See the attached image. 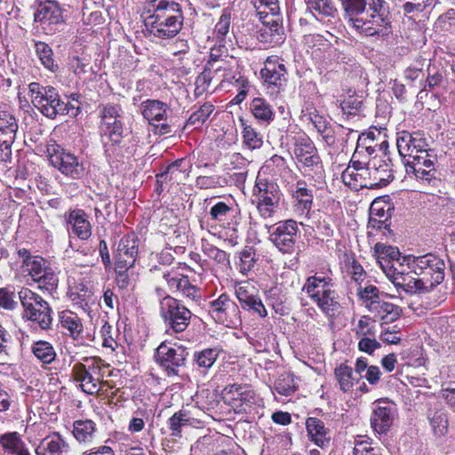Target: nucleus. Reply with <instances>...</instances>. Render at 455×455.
Returning a JSON list of instances; mask_svg holds the SVG:
<instances>
[{
  "mask_svg": "<svg viewBox=\"0 0 455 455\" xmlns=\"http://www.w3.org/2000/svg\"><path fill=\"white\" fill-rule=\"evenodd\" d=\"M348 25L366 37L386 40L393 33L385 0H340Z\"/></svg>",
  "mask_w": 455,
  "mask_h": 455,
  "instance_id": "nucleus-1",
  "label": "nucleus"
},
{
  "mask_svg": "<svg viewBox=\"0 0 455 455\" xmlns=\"http://www.w3.org/2000/svg\"><path fill=\"white\" fill-rule=\"evenodd\" d=\"M18 131L16 118L9 111H0V140L15 139Z\"/></svg>",
  "mask_w": 455,
  "mask_h": 455,
  "instance_id": "nucleus-28",
  "label": "nucleus"
},
{
  "mask_svg": "<svg viewBox=\"0 0 455 455\" xmlns=\"http://www.w3.org/2000/svg\"><path fill=\"white\" fill-rule=\"evenodd\" d=\"M374 257L377 263L390 280L404 274L411 268V258L403 256L396 247L385 243H376Z\"/></svg>",
  "mask_w": 455,
  "mask_h": 455,
  "instance_id": "nucleus-5",
  "label": "nucleus"
},
{
  "mask_svg": "<svg viewBox=\"0 0 455 455\" xmlns=\"http://www.w3.org/2000/svg\"><path fill=\"white\" fill-rule=\"evenodd\" d=\"M307 12L316 20L323 17H334L336 8L331 0H305Z\"/></svg>",
  "mask_w": 455,
  "mask_h": 455,
  "instance_id": "nucleus-22",
  "label": "nucleus"
},
{
  "mask_svg": "<svg viewBox=\"0 0 455 455\" xmlns=\"http://www.w3.org/2000/svg\"><path fill=\"white\" fill-rule=\"evenodd\" d=\"M28 92L34 106L46 117L54 119L58 115L69 113L68 104L60 99L53 86L33 82L28 84Z\"/></svg>",
  "mask_w": 455,
  "mask_h": 455,
  "instance_id": "nucleus-3",
  "label": "nucleus"
},
{
  "mask_svg": "<svg viewBox=\"0 0 455 455\" xmlns=\"http://www.w3.org/2000/svg\"><path fill=\"white\" fill-rule=\"evenodd\" d=\"M319 191H324V183L323 185H315L313 183H307L305 180H299L291 186V196L296 198L299 197H322V193L318 194Z\"/></svg>",
  "mask_w": 455,
  "mask_h": 455,
  "instance_id": "nucleus-25",
  "label": "nucleus"
},
{
  "mask_svg": "<svg viewBox=\"0 0 455 455\" xmlns=\"http://www.w3.org/2000/svg\"><path fill=\"white\" fill-rule=\"evenodd\" d=\"M171 285H176V287L188 298L195 299L197 296V290L195 286L189 284L187 278H181L179 280L172 279L171 280Z\"/></svg>",
  "mask_w": 455,
  "mask_h": 455,
  "instance_id": "nucleus-57",
  "label": "nucleus"
},
{
  "mask_svg": "<svg viewBox=\"0 0 455 455\" xmlns=\"http://www.w3.org/2000/svg\"><path fill=\"white\" fill-rule=\"evenodd\" d=\"M304 290L323 311L330 313L335 309L337 300L334 291L323 279L308 278Z\"/></svg>",
  "mask_w": 455,
  "mask_h": 455,
  "instance_id": "nucleus-10",
  "label": "nucleus"
},
{
  "mask_svg": "<svg viewBox=\"0 0 455 455\" xmlns=\"http://www.w3.org/2000/svg\"><path fill=\"white\" fill-rule=\"evenodd\" d=\"M294 155L302 165L304 175L323 185L325 172L314 142L308 137L299 138L295 143Z\"/></svg>",
  "mask_w": 455,
  "mask_h": 455,
  "instance_id": "nucleus-4",
  "label": "nucleus"
},
{
  "mask_svg": "<svg viewBox=\"0 0 455 455\" xmlns=\"http://www.w3.org/2000/svg\"><path fill=\"white\" fill-rule=\"evenodd\" d=\"M147 31L150 36L160 39L172 38L179 34L183 26L180 20L160 19L157 16H148L144 20Z\"/></svg>",
  "mask_w": 455,
  "mask_h": 455,
  "instance_id": "nucleus-11",
  "label": "nucleus"
},
{
  "mask_svg": "<svg viewBox=\"0 0 455 455\" xmlns=\"http://www.w3.org/2000/svg\"><path fill=\"white\" fill-rule=\"evenodd\" d=\"M191 168L190 160L180 158L169 164L166 171L161 173L159 177L169 178L170 180L179 183L184 181L188 177Z\"/></svg>",
  "mask_w": 455,
  "mask_h": 455,
  "instance_id": "nucleus-19",
  "label": "nucleus"
},
{
  "mask_svg": "<svg viewBox=\"0 0 455 455\" xmlns=\"http://www.w3.org/2000/svg\"><path fill=\"white\" fill-rule=\"evenodd\" d=\"M425 60H416L414 63L411 64L403 72L406 81L413 83L417 80L419 82L421 88V81L424 80L425 73L423 70Z\"/></svg>",
  "mask_w": 455,
  "mask_h": 455,
  "instance_id": "nucleus-41",
  "label": "nucleus"
},
{
  "mask_svg": "<svg viewBox=\"0 0 455 455\" xmlns=\"http://www.w3.org/2000/svg\"><path fill=\"white\" fill-rule=\"evenodd\" d=\"M430 420L434 433L439 436L444 435L448 429L446 415L443 412L436 411L433 414Z\"/></svg>",
  "mask_w": 455,
  "mask_h": 455,
  "instance_id": "nucleus-51",
  "label": "nucleus"
},
{
  "mask_svg": "<svg viewBox=\"0 0 455 455\" xmlns=\"http://www.w3.org/2000/svg\"><path fill=\"white\" fill-rule=\"evenodd\" d=\"M371 159L367 160L366 156H361V149H355L347 167H350L356 172L368 174V164L371 162Z\"/></svg>",
  "mask_w": 455,
  "mask_h": 455,
  "instance_id": "nucleus-52",
  "label": "nucleus"
},
{
  "mask_svg": "<svg viewBox=\"0 0 455 455\" xmlns=\"http://www.w3.org/2000/svg\"><path fill=\"white\" fill-rule=\"evenodd\" d=\"M47 152L51 165L64 176L72 180H80L86 174L83 161L61 146L52 145L47 148Z\"/></svg>",
  "mask_w": 455,
  "mask_h": 455,
  "instance_id": "nucleus-6",
  "label": "nucleus"
},
{
  "mask_svg": "<svg viewBox=\"0 0 455 455\" xmlns=\"http://www.w3.org/2000/svg\"><path fill=\"white\" fill-rule=\"evenodd\" d=\"M214 110V106L205 102L196 111L192 113L187 121V125L201 126Z\"/></svg>",
  "mask_w": 455,
  "mask_h": 455,
  "instance_id": "nucleus-40",
  "label": "nucleus"
},
{
  "mask_svg": "<svg viewBox=\"0 0 455 455\" xmlns=\"http://www.w3.org/2000/svg\"><path fill=\"white\" fill-rule=\"evenodd\" d=\"M162 311L164 317L169 321L175 331H181L188 325L190 312L184 307H180L175 299L164 298L162 301Z\"/></svg>",
  "mask_w": 455,
  "mask_h": 455,
  "instance_id": "nucleus-12",
  "label": "nucleus"
},
{
  "mask_svg": "<svg viewBox=\"0 0 455 455\" xmlns=\"http://www.w3.org/2000/svg\"><path fill=\"white\" fill-rule=\"evenodd\" d=\"M157 355L163 361L172 362L174 364H179L183 360L182 355H178L176 350L167 347L164 344H162L158 347Z\"/></svg>",
  "mask_w": 455,
  "mask_h": 455,
  "instance_id": "nucleus-53",
  "label": "nucleus"
},
{
  "mask_svg": "<svg viewBox=\"0 0 455 455\" xmlns=\"http://www.w3.org/2000/svg\"><path fill=\"white\" fill-rule=\"evenodd\" d=\"M69 222L73 226L74 232L82 239H86L91 235L90 223L80 212H72L69 215Z\"/></svg>",
  "mask_w": 455,
  "mask_h": 455,
  "instance_id": "nucleus-32",
  "label": "nucleus"
},
{
  "mask_svg": "<svg viewBox=\"0 0 455 455\" xmlns=\"http://www.w3.org/2000/svg\"><path fill=\"white\" fill-rule=\"evenodd\" d=\"M336 376L344 391L352 389L360 377L356 373H353L352 368L343 364L336 370Z\"/></svg>",
  "mask_w": 455,
  "mask_h": 455,
  "instance_id": "nucleus-37",
  "label": "nucleus"
},
{
  "mask_svg": "<svg viewBox=\"0 0 455 455\" xmlns=\"http://www.w3.org/2000/svg\"><path fill=\"white\" fill-rule=\"evenodd\" d=\"M108 371L106 366L100 364H76L73 369L74 378L80 382V387L87 394H95L101 389L102 386L108 383L104 380L105 372Z\"/></svg>",
  "mask_w": 455,
  "mask_h": 455,
  "instance_id": "nucleus-8",
  "label": "nucleus"
},
{
  "mask_svg": "<svg viewBox=\"0 0 455 455\" xmlns=\"http://www.w3.org/2000/svg\"><path fill=\"white\" fill-rule=\"evenodd\" d=\"M137 253V246L132 237H125L120 242L117 249L116 265L119 278H122L123 283L125 281V275L124 274L129 267L133 266Z\"/></svg>",
  "mask_w": 455,
  "mask_h": 455,
  "instance_id": "nucleus-13",
  "label": "nucleus"
},
{
  "mask_svg": "<svg viewBox=\"0 0 455 455\" xmlns=\"http://www.w3.org/2000/svg\"><path fill=\"white\" fill-rule=\"evenodd\" d=\"M210 69L211 67H204L203 72H201L196 78L194 93L196 97H199L206 92L211 84L213 75L210 72Z\"/></svg>",
  "mask_w": 455,
  "mask_h": 455,
  "instance_id": "nucleus-42",
  "label": "nucleus"
},
{
  "mask_svg": "<svg viewBox=\"0 0 455 455\" xmlns=\"http://www.w3.org/2000/svg\"><path fill=\"white\" fill-rule=\"evenodd\" d=\"M264 26L277 27V24L283 23V19L279 12L270 11L258 16Z\"/></svg>",
  "mask_w": 455,
  "mask_h": 455,
  "instance_id": "nucleus-62",
  "label": "nucleus"
},
{
  "mask_svg": "<svg viewBox=\"0 0 455 455\" xmlns=\"http://www.w3.org/2000/svg\"><path fill=\"white\" fill-rule=\"evenodd\" d=\"M217 353L212 349H206L197 356V363L203 367H211L217 358Z\"/></svg>",
  "mask_w": 455,
  "mask_h": 455,
  "instance_id": "nucleus-64",
  "label": "nucleus"
},
{
  "mask_svg": "<svg viewBox=\"0 0 455 455\" xmlns=\"http://www.w3.org/2000/svg\"><path fill=\"white\" fill-rule=\"evenodd\" d=\"M253 116L261 123L269 124L275 118L272 106L263 98H254L251 102Z\"/></svg>",
  "mask_w": 455,
  "mask_h": 455,
  "instance_id": "nucleus-24",
  "label": "nucleus"
},
{
  "mask_svg": "<svg viewBox=\"0 0 455 455\" xmlns=\"http://www.w3.org/2000/svg\"><path fill=\"white\" fill-rule=\"evenodd\" d=\"M230 27V14L224 12L220 17L214 28V36L217 37L220 44L224 43L227 35L229 32Z\"/></svg>",
  "mask_w": 455,
  "mask_h": 455,
  "instance_id": "nucleus-48",
  "label": "nucleus"
},
{
  "mask_svg": "<svg viewBox=\"0 0 455 455\" xmlns=\"http://www.w3.org/2000/svg\"><path fill=\"white\" fill-rule=\"evenodd\" d=\"M142 115L150 124L153 121L165 120L167 105L157 100H148L141 104Z\"/></svg>",
  "mask_w": 455,
  "mask_h": 455,
  "instance_id": "nucleus-21",
  "label": "nucleus"
},
{
  "mask_svg": "<svg viewBox=\"0 0 455 455\" xmlns=\"http://www.w3.org/2000/svg\"><path fill=\"white\" fill-rule=\"evenodd\" d=\"M429 148V144L425 135L420 132H414L413 140L411 144L410 154L408 156L413 159L415 155L423 154Z\"/></svg>",
  "mask_w": 455,
  "mask_h": 455,
  "instance_id": "nucleus-44",
  "label": "nucleus"
},
{
  "mask_svg": "<svg viewBox=\"0 0 455 455\" xmlns=\"http://www.w3.org/2000/svg\"><path fill=\"white\" fill-rule=\"evenodd\" d=\"M263 85L270 96L276 97L285 91L287 85V69L277 56H269L260 70Z\"/></svg>",
  "mask_w": 455,
  "mask_h": 455,
  "instance_id": "nucleus-7",
  "label": "nucleus"
},
{
  "mask_svg": "<svg viewBox=\"0 0 455 455\" xmlns=\"http://www.w3.org/2000/svg\"><path fill=\"white\" fill-rule=\"evenodd\" d=\"M306 425L310 440L318 447H323L328 440L327 429L323 423L316 418H308Z\"/></svg>",
  "mask_w": 455,
  "mask_h": 455,
  "instance_id": "nucleus-27",
  "label": "nucleus"
},
{
  "mask_svg": "<svg viewBox=\"0 0 455 455\" xmlns=\"http://www.w3.org/2000/svg\"><path fill=\"white\" fill-rule=\"evenodd\" d=\"M236 296L240 302L254 309L261 317L267 315V310L261 300L256 296V289L250 283H243L236 289Z\"/></svg>",
  "mask_w": 455,
  "mask_h": 455,
  "instance_id": "nucleus-18",
  "label": "nucleus"
},
{
  "mask_svg": "<svg viewBox=\"0 0 455 455\" xmlns=\"http://www.w3.org/2000/svg\"><path fill=\"white\" fill-rule=\"evenodd\" d=\"M20 299L28 319L38 323L43 329L50 326L52 323L50 307L45 301L28 289L20 291Z\"/></svg>",
  "mask_w": 455,
  "mask_h": 455,
  "instance_id": "nucleus-9",
  "label": "nucleus"
},
{
  "mask_svg": "<svg viewBox=\"0 0 455 455\" xmlns=\"http://www.w3.org/2000/svg\"><path fill=\"white\" fill-rule=\"evenodd\" d=\"M1 443L5 449L10 450V451L15 455H29V452L25 449L17 433L4 435L1 439Z\"/></svg>",
  "mask_w": 455,
  "mask_h": 455,
  "instance_id": "nucleus-38",
  "label": "nucleus"
},
{
  "mask_svg": "<svg viewBox=\"0 0 455 455\" xmlns=\"http://www.w3.org/2000/svg\"><path fill=\"white\" fill-rule=\"evenodd\" d=\"M435 161L436 156L434 150L429 148L423 154L415 155L412 164L417 166H421L422 168L435 171L434 164Z\"/></svg>",
  "mask_w": 455,
  "mask_h": 455,
  "instance_id": "nucleus-50",
  "label": "nucleus"
},
{
  "mask_svg": "<svg viewBox=\"0 0 455 455\" xmlns=\"http://www.w3.org/2000/svg\"><path fill=\"white\" fill-rule=\"evenodd\" d=\"M100 134L105 152L108 153L116 147H120L127 136L122 108L119 105L113 103L102 105L100 107Z\"/></svg>",
  "mask_w": 455,
  "mask_h": 455,
  "instance_id": "nucleus-2",
  "label": "nucleus"
},
{
  "mask_svg": "<svg viewBox=\"0 0 455 455\" xmlns=\"http://www.w3.org/2000/svg\"><path fill=\"white\" fill-rule=\"evenodd\" d=\"M94 426L91 420H79L74 424V435L80 442L86 441L93 433Z\"/></svg>",
  "mask_w": 455,
  "mask_h": 455,
  "instance_id": "nucleus-45",
  "label": "nucleus"
},
{
  "mask_svg": "<svg viewBox=\"0 0 455 455\" xmlns=\"http://www.w3.org/2000/svg\"><path fill=\"white\" fill-rule=\"evenodd\" d=\"M391 210L388 201H372L370 207V218L374 221L385 222L390 218Z\"/></svg>",
  "mask_w": 455,
  "mask_h": 455,
  "instance_id": "nucleus-34",
  "label": "nucleus"
},
{
  "mask_svg": "<svg viewBox=\"0 0 455 455\" xmlns=\"http://www.w3.org/2000/svg\"><path fill=\"white\" fill-rule=\"evenodd\" d=\"M443 74L439 71L431 72L430 68H427V77L421 81V91H432L439 86L443 82Z\"/></svg>",
  "mask_w": 455,
  "mask_h": 455,
  "instance_id": "nucleus-54",
  "label": "nucleus"
},
{
  "mask_svg": "<svg viewBox=\"0 0 455 455\" xmlns=\"http://www.w3.org/2000/svg\"><path fill=\"white\" fill-rule=\"evenodd\" d=\"M387 403L385 401H378L373 411L371 425L379 434L387 433L393 424L391 408L387 406Z\"/></svg>",
  "mask_w": 455,
  "mask_h": 455,
  "instance_id": "nucleus-17",
  "label": "nucleus"
},
{
  "mask_svg": "<svg viewBox=\"0 0 455 455\" xmlns=\"http://www.w3.org/2000/svg\"><path fill=\"white\" fill-rule=\"evenodd\" d=\"M362 105L363 102L361 100L353 97H349L341 102L340 108L343 115H346L348 118L350 116H355L362 108Z\"/></svg>",
  "mask_w": 455,
  "mask_h": 455,
  "instance_id": "nucleus-55",
  "label": "nucleus"
},
{
  "mask_svg": "<svg viewBox=\"0 0 455 455\" xmlns=\"http://www.w3.org/2000/svg\"><path fill=\"white\" fill-rule=\"evenodd\" d=\"M256 9L257 16L270 11L279 12V4L277 0H251Z\"/></svg>",
  "mask_w": 455,
  "mask_h": 455,
  "instance_id": "nucleus-56",
  "label": "nucleus"
},
{
  "mask_svg": "<svg viewBox=\"0 0 455 455\" xmlns=\"http://www.w3.org/2000/svg\"><path fill=\"white\" fill-rule=\"evenodd\" d=\"M378 144L375 142L374 138L369 134H361L357 138V143L355 149H361V156L369 157L376 152V147ZM369 158H367L368 160Z\"/></svg>",
  "mask_w": 455,
  "mask_h": 455,
  "instance_id": "nucleus-43",
  "label": "nucleus"
},
{
  "mask_svg": "<svg viewBox=\"0 0 455 455\" xmlns=\"http://www.w3.org/2000/svg\"><path fill=\"white\" fill-rule=\"evenodd\" d=\"M368 175L379 186H385L394 179L390 159L382 160L374 156L368 164Z\"/></svg>",
  "mask_w": 455,
  "mask_h": 455,
  "instance_id": "nucleus-15",
  "label": "nucleus"
},
{
  "mask_svg": "<svg viewBox=\"0 0 455 455\" xmlns=\"http://www.w3.org/2000/svg\"><path fill=\"white\" fill-rule=\"evenodd\" d=\"M435 0H412L403 4V8L405 13H411L414 11L422 12L426 7L432 5Z\"/></svg>",
  "mask_w": 455,
  "mask_h": 455,
  "instance_id": "nucleus-61",
  "label": "nucleus"
},
{
  "mask_svg": "<svg viewBox=\"0 0 455 455\" xmlns=\"http://www.w3.org/2000/svg\"><path fill=\"white\" fill-rule=\"evenodd\" d=\"M33 353L44 363H51L55 357L53 348L46 342L36 343L33 348Z\"/></svg>",
  "mask_w": 455,
  "mask_h": 455,
  "instance_id": "nucleus-47",
  "label": "nucleus"
},
{
  "mask_svg": "<svg viewBox=\"0 0 455 455\" xmlns=\"http://www.w3.org/2000/svg\"><path fill=\"white\" fill-rule=\"evenodd\" d=\"M420 279L423 291H428L443 280V269L441 267H427L420 273Z\"/></svg>",
  "mask_w": 455,
  "mask_h": 455,
  "instance_id": "nucleus-35",
  "label": "nucleus"
},
{
  "mask_svg": "<svg viewBox=\"0 0 455 455\" xmlns=\"http://www.w3.org/2000/svg\"><path fill=\"white\" fill-rule=\"evenodd\" d=\"M225 53V57H228V49L224 44H220L219 47H213L211 49L209 60L205 64V68H212V64H218L221 60H223L222 54Z\"/></svg>",
  "mask_w": 455,
  "mask_h": 455,
  "instance_id": "nucleus-60",
  "label": "nucleus"
},
{
  "mask_svg": "<svg viewBox=\"0 0 455 455\" xmlns=\"http://www.w3.org/2000/svg\"><path fill=\"white\" fill-rule=\"evenodd\" d=\"M393 283L405 288L409 291H423L420 274L411 270V267L404 271V274L399 275L391 280Z\"/></svg>",
  "mask_w": 455,
  "mask_h": 455,
  "instance_id": "nucleus-26",
  "label": "nucleus"
},
{
  "mask_svg": "<svg viewBox=\"0 0 455 455\" xmlns=\"http://www.w3.org/2000/svg\"><path fill=\"white\" fill-rule=\"evenodd\" d=\"M354 130L344 127L343 125H337L332 128L331 125L328 126L324 132H321L322 138L329 146H333L337 142L345 141L343 134H352Z\"/></svg>",
  "mask_w": 455,
  "mask_h": 455,
  "instance_id": "nucleus-36",
  "label": "nucleus"
},
{
  "mask_svg": "<svg viewBox=\"0 0 455 455\" xmlns=\"http://www.w3.org/2000/svg\"><path fill=\"white\" fill-rule=\"evenodd\" d=\"M380 339L387 344H398L401 340L400 331L396 326L383 329Z\"/></svg>",
  "mask_w": 455,
  "mask_h": 455,
  "instance_id": "nucleus-58",
  "label": "nucleus"
},
{
  "mask_svg": "<svg viewBox=\"0 0 455 455\" xmlns=\"http://www.w3.org/2000/svg\"><path fill=\"white\" fill-rule=\"evenodd\" d=\"M437 23L445 30H451L455 28V10L450 9L446 12L440 15Z\"/></svg>",
  "mask_w": 455,
  "mask_h": 455,
  "instance_id": "nucleus-63",
  "label": "nucleus"
},
{
  "mask_svg": "<svg viewBox=\"0 0 455 455\" xmlns=\"http://www.w3.org/2000/svg\"><path fill=\"white\" fill-rule=\"evenodd\" d=\"M296 234V222L288 220L278 227L271 234V240L277 247H290L292 243L293 236Z\"/></svg>",
  "mask_w": 455,
  "mask_h": 455,
  "instance_id": "nucleus-20",
  "label": "nucleus"
},
{
  "mask_svg": "<svg viewBox=\"0 0 455 455\" xmlns=\"http://www.w3.org/2000/svg\"><path fill=\"white\" fill-rule=\"evenodd\" d=\"M24 265L35 281H40L47 274L46 261L41 257H27Z\"/></svg>",
  "mask_w": 455,
  "mask_h": 455,
  "instance_id": "nucleus-31",
  "label": "nucleus"
},
{
  "mask_svg": "<svg viewBox=\"0 0 455 455\" xmlns=\"http://www.w3.org/2000/svg\"><path fill=\"white\" fill-rule=\"evenodd\" d=\"M242 122V134H243V145L251 149H258L260 148L263 145V139L259 132L256 131L251 124H246L243 120Z\"/></svg>",
  "mask_w": 455,
  "mask_h": 455,
  "instance_id": "nucleus-30",
  "label": "nucleus"
},
{
  "mask_svg": "<svg viewBox=\"0 0 455 455\" xmlns=\"http://www.w3.org/2000/svg\"><path fill=\"white\" fill-rule=\"evenodd\" d=\"M153 12L148 16H157L160 19L184 20L180 5L173 0H151Z\"/></svg>",
  "mask_w": 455,
  "mask_h": 455,
  "instance_id": "nucleus-16",
  "label": "nucleus"
},
{
  "mask_svg": "<svg viewBox=\"0 0 455 455\" xmlns=\"http://www.w3.org/2000/svg\"><path fill=\"white\" fill-rule=\"evenodd\" d=\"M378 315L379 317L381 325L384 326L392 323L399 318L402 314V309L392 303L382 302L378 308Z\"/></svg>",
  "mask_w": 455,
  "mask_h": 455,
  "instance_id": "nucleus-33",
  "label": "nucleus"
},
{
  "mask_svg": "<svg viewBox=\"0 0 455 455\" xmlns=\"http://www.w3.org/2000/svg\"><path fill=\"white\" fill-rule=\"evenodd\" d=\"M261 172L272 177H286L291 171L288 167L284 157L274 155L269 159L266 160L261 167Z\"/></svg>",
  "mask_w": 455,
  "mask_h": 455,
  "instance_id": "nucleus-23",
  "label": "nucleus"
},
{
  "mask_svg": "<svg viewBox=\"0 0 455 455\" xmlns=\"http://www.w3.org/2000/svg\"><path fill=\"white\" fill-rule=\"evenodd\" d=\"M61 440L59 435L44 438L36 448L37 455H60Z\"/></svg>",
  "mask_w": 455,
  "mask_h": 455,
  "instance_id": "nucleus-39",
  "label": "nucleus"
},
{
  "mask_svg": "<svg viewBox=\"0 0 455 455\" xmlns=\"http://www.w3.org/2000/svg\"><path fill=\"white\" fill-rule=\"evenodd\" d=\"M35 48L36 56L45 68L52 72H55L59 69V66L55 63L53 59V52L49 44L39 41L36 42Z\"/></svg>",
  "mask_w": 455,
  "mask_h": 455,
  "instance_id": "nucleus-29",
  "label": "nucleus"
},
{
  "mask_svg": "<svg viewBox=\"0 0 455 455\" xmlns=\"http://www.w3.org/2000/svg\"><path fill=\"white\" fill-rule=\"evenodd\" d=\"M35 21L41 24H59L63 22L62 11L54 0L41 1L35 12Z\"/></svg>",
  "mask_w": 455,
  "mask_h": 455,
  "instance_id": "nucleus-14",
  "label": "nucleus"
},
{
  "mask_svg": "<svg viewBox=\"0 0 455 455\" xmlns=\"http://www.w3.org/2000/svg\"><path fill=\"white\" fill-rule=\"evenodd\" d=\"M268 32L273 36L270 39L271 45H279L285 40V33L283 23L277 24V27L265 26Z\"/></svg>",
  "mask_w": 455,
  "mask_h": 455,
  "instance_id": "nucleus-59",
  "label": "nucleus"
},
{
  "mask_svg": "<svg viewBox=\"0 0 455 455\" xmlns=\"http://www.w3.org/2000/svg\"><path fill=\"white\" fill-rule=\"evenodd\" d=\"M61 323L72 336L79 334L82 331V323L78 316L72 312H65L61 316Z\"/></svg>",
  "mask_w": 455,
  "mask_h": 455,
  "instance_id": "nucleus-46",
  "label": "nucleus"
},
{
  "mask_svg": "<svg viewBox=\"0 0 455 455\" xmlns=\"http://www.w3.org/2000/svg\"><path fill=\"white\" fill-rule=\"evenodd\" d=\"M413 136L414 132L411 133L407 131H403L397 133L396 147L401 156L405 157L410 154Z\"/></svg>",
  "mask_w": 455,
  "mask_h": 455,
  "instance_id": "nucleus-49",
  "label": "nucleus"
}]
</instances>
